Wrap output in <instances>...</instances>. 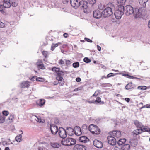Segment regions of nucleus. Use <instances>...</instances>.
Instances as JSON below:
<instances>
[{
  "label": "nucleus",
  "mask_w": 150,
  "mask_h": 150,
  "mask_svg": "<svg viewBox=\"0 0 150 150\" xmlns=\"http://www.w3.org/2000/svg\"><path fill=\"white\" fill-rule=\"evenodd\" d=\"M115 10L114 4L112 3L108 4L102 13L104 17L110 16L113 13V11Z\"/></svg>",
  "instance_id": "f257e3e1"
},
{
  "label": "nucleus",
  "mask_w": 150,
  "mask_h": 150,
  "mask_svg": "<svg viewBox=\"0 0 150 150\" xmlns=\"http://www.w3.org/2000/svg\"><path fill=\"white\" fill-rule=\"evenodd\" d=\"M62 144L66 146H71L75 144L76 142L75 139L69 138L63 139L61 142Z\"/></svg>",
  "instance_id": "f03ea898"
},
{
  "label": "nucleus",
  "mask_w": 150,
  "mask_h": 150,
  "mask_svg": "<svg viewBox=\"0 0 150 150\" xmlns=\"http://www.w3.org/2000/svg\"><path fill=\"white\" fill-rule=\"evenodd\" d=\"M124 6H119L118 9L114 13L115 16L117 19H119L121 18L122 16L124 14Z\"/></svg>",
  "instance_id": "7ed1b4c3"
},
{
  "label": "nucleus",
  "mask_w": 150,
  "mask_h": 150,
  "mask_svg": "<svg viewBox=\"0 0 150 150\" xmlns=\"http://www.w3.org/2000/svg\"><path fill=\"white\" fill-rule=\"evenodd\" d=\"M88 129L92 133L94 134H98L100 132V129L97 126L93 124H91L89 126Z\"/></svg>",
  "instance_id": "20e7f679"
},
{
  "label": "nucleus",
  "mask_w": 150,
  "mask_h": 150,
  "mask_svg": "<svg viewBox=\"0 0 150 150\" xmlns=\"http://www.w3.org/2000/svg\"><path fill=\"white\" fill-rule=\"evenodd\" d=\"M125 11V14L127 16H129L130 15L133 14L134 16V13L135 11L134 10L133 7L130 5H127L124 8Z\"/></svg>",
  "instance_id": "39448f33"
},
{
  "label": "nucleus",
  "mask_w": 150,
  "mask_h": 150,
  "mask_svg": "<svg viewBox=\"0 0 150 150\" xmlns=\"http://www.w3.org/2000/svg\"><path fill=\"white\" fill-rule=\"evenodd\" d=\"M134 13V17L138 18L142 16L145 11L144 8L141 7L139 8H135Z\"/></svg>",
  "instance_id": "423d86ee"
},
{
  "label": "nucleus",
  "mask_w": 150,
  "mask_h": 150,
  "mask_svg": "<svg viewBox=\"0 0 150 150\" xmlns=\"http://www.w3.org/2000/svg\"><path fill=\"white\" fill-rule=\"evenodd\" d=\"M79 6L83 8L84 12L85 13H87L88 12L87 3L86 1H80Z\"/></svg>",
  "instance_id": "0eeeda50"
},
{
  "label": "nucleus",
  "mask_w": 150,
  "mask_h": 150,
  "mask_svg": "<svg viewBox=\"0 0 150 150\" xmlns=\"http://www.w3.org/2000/svg\"><path fill=\"white\" fill-rule=\"evenodd\" d=\"M58 134L60 137L62 138H65L67 137L66 131L62 127L59 128Z\"/></svg>",
  "instance_id": "6e6552de"
},
{
  "label": "nucleus",
  "mask_w": 150,
  "mask_h": 150,
  "mask_svg": "<svg viewBox=\"0 0 150 150\" xmlns=\"http://www.w3.org/2000/svg\"><path fill=\"white\" fill-rule=\"evenodd\" d=\"M111 135L107 137L108 143L111 145H114L116 143V139L114 137Z\"/></svg>",
  "instance_id": "1a4fd4ad"
},
{
  "label": "nucleus",
  "mask_w": 150,
  "mask_h": 150,
  "mask_svg": "<svg viewBox=\"0 0 150 150\" xmlns=\"http://www.w3.org/2000/svg\"><path fill=\"white\" fill-rule=\"evenodd\" d=\"M50 128L51 132L52 134H56L57 132H58L59 129L54 124L51 125Z\"/></svg>",
  "instance_id": "9d476101"
},
{
  "label": "nucleus",
  "mask_w": 150,
  "mask_h": 150,
  "mask_svg": "<svg viewBox=\"0 0 150 150\" xmlns=\"http://www.w3.org/2000/svg\"><path fill=\"white\" fill-rule=\"evenodd\" d=\"M80 2L78 0H70L71 6L75 8H77L80 5Z\"/></svg>",
  "instance_id": "9b49d317"
},
{
  "label": "nucleus",
  "mask_w": 150,
  "mask_h": 150,
  "mask_svg": "<svg viewBox=\"0 0 150 150\" xmlns=\"http://www.w3.org/2000/svg\"><path fill=\"white\" fill-rule=\"evenodd\" d=\"M109 134L110 135L116 138H119L121 136V132L120 131H113L110 132Z\"/></svg>",
  "instance_id": "f8f14e48"
},
{
  "label": "nucleus",
  "mask_w": 150,
  "mask_h": 150,
  "mask_svg": "<svg viewBox=\"0 0 150 150\" xmlns=\"http://www.w3.org/2000/svg\"><path fill=\"white\" fill-rule=\"evenodd\" d=\"M93 144L96 147L98 148H101L103 146L102 142L96 139L93 141Z\"/></svg>",
  "instance_id": "ddd939ff"
},
{
  "label": "nucleus",
  "mask_w": 150,
  "mask_h": 150,
  "mask_svg": "<svg viewBox=\"0 0 150 150\" xmlns=\"http://www.w3.org/2000/svg\"><path fill=\"white\" fill-rule=\"evenodd\" d=\"M31 82L28 81H25L20 83V87L21 88H28L30 86Z\"/></svg>",
  "instance_id": "4468645a"
},
{
  "label": "nucleus",
  "mask_w": 150,
  "mask_h": 150,
  "mask_svg": "<svg viewBox=\"0 0 150 150\" xmlns=\"http://www.w3.org/2000/svg\"><path fill=\"white\" fill-rule=\"evenodd\" d=\"M102 12H100L99 10L94 11L93 12V17L96 18H99L102 16Z\"/></svg>",
  "instance_id": "2eb2a0df"
},
{
  "label": "nucleus",
  "mask_w": 150,
  "mask_h": 150,
  "mask_svg": "<svg viewBox=\"0 0 150 150\" xmlns=\"http://www.w3.org/2000/svg\"><path fill=\"white\" fill-rule=\"evenodd\" d=\"M77 135H80L82 133V130L80 127L78 126H76L74 128V133Z\"/></svg>",
  "instance_id": "dca6fc26"
},
{
  "label": "nucleus",
  "mask_w": 150,
  "mask_h": 150,
  "mask_svg": "<svg viewBox=\"0 0 150 150\" xmlns=\"http://www.w3.org/2000/svg\"><path fill=\"white\" fill-rule=\"evenodd\" d=\"M74 150H86V148L84 145L80 144H76L74 146Z\"/></svg>",
  "instance_id": "f3484780"
},
{
  "label": "nucleus",
  "mask_w": 150,
  "mask_h": 150,
  "mask_svg": "<svg viewBox=\"0 0 150 150\" xmlns=\"http://www.w3.org/2000/svg\"><path fill=\"white\" fill-rule=\"evenodd\" d=\"M3 5L5 8H9L11 6V4L10 0H3Z\"/></svg>",
  "instance_id": "a211bd4d"
},
{
  "label": "nucleus",
  "mask_w": 150,
  "mask_h": 150,
  "mask_svg": "<svg viewBox=\"0 0 150 150\" xmlns=\"http://www.w3.org/2000/svg\"><path fill=\"white\" fill-rule=\"evenodd\" d=\"M129 143L130 145L133 147H135L137 144V140L136 139H131L130 140Z\"/></svg>",
  "instance_id": "6ab92c4d"
},
{
  "label": "nucleus",
  "mask_w": 150,
  "mask_h": 150,
  "mask_svg": "<svg viewBox=\"0 0 150 150\" xmlns=\"http://www.w3.org/2000/svg\"><path fill=\"white\" fill-rule=\"evenodd\" d=\"M66 132L67 134L71 136L74 134V129L71 127H67Z\"/></svg>",
  "instance_id": "aec40b11"
},
{
  "label": "nucleus",
  "mask_w": 150,
  "mask_h": 150,
  "mask_svg": "<svg viewBox=\"0 0 150 150\" xmlns=\"http://www.w3.org/2000/svg\"><path fill=\"white\" fill-rule=\"evenodd\" d=\"M56 79L58 80V82L60 86H62L64 84V81L63 78L60 76H58L56 77Z\"/></svg>",
  "instance_id": "412c9836"
},
{
  "label": "nucleus",
  "mask_w": 150,
  "mask_h": 150,
  "mask_svg": "<svg viewBox=\"0 0 150 150\" xmlns=\"http://www.w3.org/2000/svg\"><path fill=\"white\" fill-rule=\"evenodd\" d=\"M45 102V101L43 99H40L37 100L36 102L37 104L40 107L43 106Z\"/></svg>",
  "instance_id": "4be33fe9"
},
{
  "label": "nucleus",
  "mask_w": 150,
  "mask_h": 150,
  "mask_svg": "<svg viewBox=\"0 0 150 150\" xmlns=\"http://www.w3.org/2000/svg\"><path fill=\"white\" fill-rule=\"evenodd\" d=\"M79 141L81 142L86 143L88 141L89 139L86 137L83 136L79 138Z\"/></svg>",
  "instance_id": "5701e85b"
},
{
  "label": "nucleus",
  "mask_w": 150,
  "mask_h": 150,
  "mask_svg": "<svg viewBox=\"0 0 150 150\" xmlns=\"http://www.w3.org/2000/svg\"><path fill=\"white\" fill-rule=\"evenodd\" d=\"M50 146L54 148H58L60 146V144L57 142H52L50 143Z\"/></svg>",
  "instance_id": "b1692460"
},
{
  "label": "nucleus",
  "mask_w": 150,
  "mask_h": 150,
  "mask_svg": "<svg viewBox=\"0 0 150 150\" xmlns=\"http://www.w3.org/2000/svg\"><path fill=\"white\" fill-rule=\"evenodd\" d=\"M134 123L137 127L141 129L143 127V125L142 123L137 120H135Z\"/></svg>",
  "instance_id": "393cba45"
},
{
  "label": "nucleus",
  "mask_w": 150,
  "mask_h": 150,
  "mask_svg": "<svg viewBox=\"0 0 150 150\" xmlns=\"http://www.w3.org/2000/svg\"><path fill=\"white\" fill-rule=\"evenodd\" d=\"M62 43L61 42H58L57 43H53L51 46V50L52 51H53L55 48L58 47L59 45H61Z\"/></svg>",
  "instance_id": "a878e982"
},
{
  "label": "nucleus",
  "mask_w": 150,
  "mask_h": 150,
  "mask_svg": "<svg viewBox=\"0 0 150 150\" xmlns=\"http://www.w3.org/2000/svg\"><path fill=\"white\" fill-rule=\"evenodd\" d=\"M14 117L15 115L13 114H10V115L7 119L9 123H11L13 122L15 120Z\"/></svg>",
  "instance_id": "bb28decb"
},
{
  "label": "nucleus",
  "mask_w": 150,
  "mask_h": 150,
  "mask_svg": "<svg viewBox=\"0 0 150 150\" xmlns=\"http://www.w3.org/2000/svg\"><path fill=\"white\" fill-rule=\"evenodd\" d=\"M13 25V24L11 23H10V26H8V28H7L6 30V33L7 34L9 35L11 34L12 32V28L13 27L11 25Z\"/></svg>",
  "instance_id": "cd10ccee"
},
{
  "label": "nucleus",
  "mask_w": 150,
  "mask_h": 150,
  "mask_svg": "<svg viewBox=\"0 0 150 150\" xmlns=\"http://www.w3.org/2000/svg\"><path fill=\"white\" fill-rule=\"evenodd\" d=\"M117 3L118 4V7L119 6H123L126 2V0H117Z\"/></svg>",
  "instance_id": "c85d7f7f"
},
{
  "label": "nucleus",
  "mask_w": 150,
  "mask_h": 150,
  "mask_svg": "<svg viewBox=\"0 0 150 150\" xmlns=\"http://www.w3.org/2000/svg\"><path fill=\"white\" fill-rule=\"evenodd\" d=\"M148 0H139V2L140 4L144 7L146 6V3Z\"/></svg>",
  "instance_id": "c756f323"
},
{
  "label": "nucleus",
  "mask_w": 150,
  "mask_h": 150,
  "mask_svg": "<svg viewBox=\"0 0 150 150\" xmlns=\"http://www.w3.org/2000/svg\"><path fill=\"white\" fill-rule=\"evenodd\" d=\"M134 87V85L132 84V82H130L128 84L125 86V88L127 90L133 88Z\"/></svg>",
  "instance_id": "7c9ffc66"
},
{
  "label": "nucleus",
  "mask_w": 150,
  "mask_h": 150,
  "mask_svg": "<svg viewBox=\"0 0 150 150\" xmlns=\"http://www.w3.org/2000/svg\"><path fill=\"white\" fill-rule=\"evenodd\" d=\"M33 118L37 122H43L41 118L40 117H38L35 115L33 116Z\"/></svg>",
  "instance_id": "2f4dec72"
},
{
  "label": "nucleus",
  "mask_w": 150,
  "mask_h": 150,
  "mask_svg": "<svg viewBox=\"0 0 150 150\" xmlns=\"http://www.w3.org/2000/svg\"><path fill=\"white\" fill-rule=\"evenodd\" d=\"M126 141V140L125 138L121 139L118 141L117 144L119 145H121L123 144Z\"/></svg>",
  "instance_id": "473e14b6"
},
{
  "label": "nucleus",
  "mask_w": 150,
  "mask_h": 150,
  "mask_svg": "<svg viewBox=\"0 0 150 150\" xmlns=\"http://www.w3.org/2000/svg\"><path fill=\"white\" fill-rule=\"evenodd\" d=\"M142 132V130L141 129H136L134 130L133 132V133L134 134H135L136 135H138L141 133Z\"/></svg>",
  "instance_id": "72a5a7b5"
},
{
  "label": "nucleus",
  "mask_w": 150,
  "mask_h": 150,
  "mask_svg": "<svg viewBox=\"0 0 150 150\" xmlns=\"http://www.w3.org/2000/svg\"><path fill=\"white\" fill-rule=\"evenodd\" d=\"M130 146L129 144H125L122 148V150H129Z\"/></svg>",
  "instance_id": "f704fd0d"
},
{
  "label": "nucleus",
  "mask_w": 150,
  "mask_h": 150,
  "mask_svg": "<svg viewBox=\"0 0 150 150\" xmlns=\"http://www.w3.org/2000/svg\"><path fill=\"white\" fill-rule=\"evenodd\" d=\"M22 136L21 134H19V135L16 136L15 137L16 140L18 142H20L21 141L22 139Z\"/></svg>",
  "instance_id": "c9c22d12"
},
{
  "label": "nucleus",
  "mask_w": 150,
  "mask_h": 150,
  "mask_svg": "<svg viewBox=\"0 0 150 150\" xmlns=\"http://www.w3.org/2000/svg\"><path fill=\"white\" fill-rule=\"evenodd\" d=\"M142 132H147L150 133V128L147 127H144L141 128Z\"/></svg>",
  "instance_id": "e433bc0d"
},
{
  "label": "nucleus",
  "mask_w": 150,
  "mask_h": 150,
  "mask_svg": "<svg viewBox=\"0 0 150 150\" xmlns=\"http://www.w3.org/2000/svg\"><path fill=\"white\" fill-rule=\"evenodd\" d=\"M82 132H84L87 129V126L86 124H83L82 127Z\"/></svg>",
  "instance_id": "4c0bfd02"
},
{
  "label": "nucleus",
  "mask_w": 150,
  "mask_h": 150,
  "mask_svg": "<svg viewBox=\"0 0 150 150\" xmlns=\"http://www.w3.org/2000/svg\"><path fill=\"white\" fill-rule=\"evenodd\" d=\"M123 76H126L129 78H131L132 79H138L137 77H134L132 76L129 75L127 74H123Z\"/></svg>",
  "instance_id": "58836bf2"
},
{
  "label": "nucleus",
  "mask_w": 150,
  "mask_h": 150,
  "mask_svg": "<svg viewBox=\"0 0 150 150\" xmlns=\"http://www.w3.org/2000/svg\"><path fill=\"white\" fill-rule=\"evenodd\" d=\"M66 71H60V70H59V71L58 72H57V74L59 76H60V75H64L65 73H66Z\"/></svg>",
  "instance_id": "ea45409f"
},
{
  "label": "nucleus",
  "mask_w": 150,
  "mask_h": 150,
  "mask_svg": "<svg viewBox=\"0 0 150 150\" xmlns=\"http://www.w3.org/2000/svg\"><path fill=\"white\" fill-rule=\"evenodd\" d=\"M88 1L89 4L92 6L94 5L96 2V0H88Z\"/></svg>",
  "instance_id": "a19ab883"
},
{
  "label": "nucleus",
  "mask_w": 150,
  "mask_h": 150,
  "mask_svg": "<svg viewBox=\"0 0 150 150\" xmlns=\"http://www.w3.org/2000/svg\"><path fill=\"white\" fill-rule=\"evenodd\" d=\"M147 87L146 86H139L138 88L137 89H140L141 90H144L146 89Z\"/></svg>",
  "instance_id": "79ce46f5"
},
{
  "label": "nucleus",
  "mask_w": 150,
  "mask_h": 150,
  "mask_svg": "<svg viewBox=\"0 0 150 150\" xmlns=\"http://www.w3.org/2000/svg\"><path fill=\"white\" fill-rule=\"evenodd\" d=\"M98 8L100 10H104L106 7H105L103 5L100 4L98 5Z\"/></svg>",
  "instance_id": "37998d69"
},
{
  "label": "nucleus",
  "mask_w": 150,
  "mask_h": 150,
  "mask_svg": "<svg viewBox=\"0 0 150 150\" xmlns=\"http://www.w3.org/2000/svg\"><path fill=\"white\" fill-rule=\"evenodd\" d=\"M7 25L6 23L0 21V28H4L6 27Z\"/></svg>",
  "instance_id": "c03bdc74"
},
{
  "label": "nucleus",
  "mask_w": 150,
  "mask_h": 150,
  "mask_svg": "<svg viewBox=\"0 0 150 150\" xmlns=\"http://www.w3.org/2000/svg\"><path fill=\"white\" fill-rule=\"evenodd\" d=\"M5 121V118L3 116H0V123H4Z\"/></svg>",
  "instance_id": "a18cd8bd"
},
{
  "label": "nucleus",
  "mask_w": 150,
  "mask_h": 150,
  "mask_svg": "<svg viewBox=\"0 0 150 150\" xmlns=\"http://www.w3.org/2000/svg\"><path fill=\"white\" fill-rule=\"evenodd\" d=\"M79 63L78 62H76L74 63L73 64V66L74 67L76 68L79 67Z\"/></svg>",
  "instance_id": "49530a36"
},
{
  "label": "nucleus",
  "mask_w": 150,
  "mask_h": 150,
  "mask_svg": "<svg viewBox=\"0 0 150 150\" xmlns=\"http://www.w3.org/2000/svg\"><path fill=\"white\" fill-rule=\"evenodd\" d=\"M42 64L43 62L42 60H38L36 63V65L37 67H38L39 66H40V65H41Z\"/></svg>",
  "instance_id": "de8ad7c7"
},
{
  "label": "nucleus",
  "mask_w": 150,
  "mask_h": 150,
  "mask_svg": "<svg viewBox=\"0 0 150 150\" xmlns=\"http://www.w3.org/2000/svg\"><path fill=\"white\" fill-rule=\"evenodd\" d=\"M52 70L53 71L56 72L57 74V72H58L60 69L58 68L54 67L52 69Z\"/></svg>",
  "instance_id": "09e8293b"
},
{
  "label": "nucleus",
  "mask_w": 150,
  "mask_h": 150,
  "mask_svg": "<svg viewBox=\"0 0 150 150\" xmlns=\"http://www.w3.org/2000/svg\"><path fill=\"white\" fill-rule=\"evenodd\" d=\"M84 61L86 63H88L89 62H91V60L88 58L87 57H85L83 59Z\"/></svg>",
  "instance_id": "8fccbe9b"
},
{
  "label": "nucleus",
  "mask_w": 150,
  "mask_h": 150,
  "mask_svg": "<svg viewBox=\"0 0 150 150\" xmlns=\"http://www.w3.org/2000/svg\"><path fill=\"white\" fill-rule=\"evenodd\" d=\"M36 80L37 81L42 82L44 81V79L42 78L36 77Z\"/></svg>",
  "instance_id": "3c124183"
},
{
  "label": "nucleus",
  "mask_w": 150,
  "mask_h": 150,
  "mask_svg": "<svg viewBox=\"0 0 150 150\" xmlns=\"http://www.w3.org/2000/svg\"><path fill=\"white\" fill-rule=\"evenodd\" d=\"M2 114L4 115L7 116L9 114V112L8 111L4 110L2 112Z\"/></svg>",
  "instance_id": "603ef678"
},
{
  "label": "nucleus",
  "mask_w": 150,
  "mask_h": 150,
  "mask_svg": "<svg viewBox=\"0 0 150 150\" xmlns=\"http://www.w3.org/2000/svg\"><path fill=\"white\" fill-rule=\"evenodd\" d=\"M150 108V104H146L144 106L141 107L140 109H142L144 108Z\"/></svg>",
  "instance_id": "864d4df0"
},
{
  "label": "nucleus",
  "mask_w": 150,
  "mask_h": 150,
  "mask_svg": "<svg viewBox=\"0 0 150 150\" xmlns=\"http://www.w3.org/2000/svg\"><path fill=\"white\" fill-rule=\"evenodd\" d=\"M43 55L45 56L46 58L48 57V52L47 51H43L42 52Z\"/></svg>",
  "instance_id": "5fc2aeb1"
},
{
  "label": "nucleus",
  "mask_w": 150,
  "mask_h": 150,
  "mask_svg": "<svg viewBox=\"0 0 150 150\" xmlns=\"http://www.w3.org/2000/svg\"><path fill=\"white\" fill-rule=\"evenodd\" d=\"M39 69H45V67L42 64L41 65H40V66H38L37 67Z\"/></svg>",
  "instance_id": "6e6d98bb"
},
{
  "label": "nucleus",
  "mask_w": 150,
  "mask_h": 150,
  "mask_svg": "<svg viewBox=\"0 0 150 150\" xmlns=\"http://www.w3.org/2000/svg\"><path fill=\"white\" fill-rule=\"evenodd\" d=\"M65 62L67 66L70 65L71 63V62L70 60H66Z\"/></svg>",
  "instance_id": "4d7b16f0"
},
{
  "label": "nucleus",
  "mask_w": 150,
  "mask_h": 150,
  "mask_svg": "<svg viewBox=\"0 0 150 150\" xmlns=\"http://www.w3.org/2000/svg\"><path fill=\"white\" fill-rule=\"evenodd\" d=\"M2 145L4 146H6V145H8V143L7 142V141H4L2 142Z\"/></svg>",
  "instance_id": "13d9d810"
},
{
  "label": "nucleus",
  "mask_w": 150,
  "mask_h": 150,
  "mask_svg": "<svg viewBox=\"0 0 150 150\" xmlns=\"http://www.w3.org/2000/svg\"><path fill=\"white\" fill-rule=\"evenodd\" d=\"M95 103L97 102L98 103L101 102V99L100 97H98L97 98L96 100L95 101Z\"/></svg>",
  "instance_id": "bf43d9fd"
},
{
  "label": "nucleus",
  "mask_w": 150,
  "mask_h": 150,
  "mask_svg": "<svg viewBox=\"0 0 150 150\" xmlns=\"http://www.w3.org/2000/svg\"><path fill=\"white\" fill-rule=\"evenodd\" d=\"M18 4L16 2H12L11 4V5L13 7H16L17 6Z\"/></svg>",
  "instance_id": "052dcab7"
},
{
  "label": "nucleus",
  "mask_w": 150,
  "mask_h": 150,
  "mask_svg": "<svg viewBox=\"0 0 150 150\" xmlns=\"http://www.w3.org/2000/svg\"><path fill=\"white\" fill-rule=\"evenodd\" d=\"M59 63L60 65L64 64V62L62 59H61L59 60Z\"/></svg>",
  "instance_id": "680f3d73"
},
{
  "label": "nucleus",
  "mask_w": 150,
  "mask_h": 150,
  "mask_svg": "<svg viewBox=\"0 0 150 150\" xmlns=\"http://www.w3.org/2000/svg\"><path fill=\"white\" fill-rule=\"evenodd\" d=\"M45 148L42 146H39L38 147V150H44Z\"/></svg>",
  "instance_id": "e2e57ef3"
},
{
  "label": "nucleus",
  "mask_w": 150,
  "mask_h": 150,
  "mask_svg": "<svg viewBox=\"0 0 150 150\" xmlns=\"http://www.w3.org/2000/svg\"><path fill=\"white\" fill-rule=\"evenodd\" d=\"M84 39L86 41H87V42H89L91 43L92 42V41L91 40L86 38H85Z\"/></svg>",
  "instance_id": "0e129e2a"
},
{
  "label": "nucleus",
  "mask_w": 150,
  "mask_h": 150,
  "mask_svg": "<svg viewBox=\"0 0 150 150\" xmlns=\"http://www.w3.org/2000/svg\"><path fill=\"white\" fill-rule=\"evenodd\" d=\"M4 8L3 5H0V11L1 12H2L3 11V8Z\"/></svg>",
  "instance_id": "69168bd1"
},
{
  "label": "nucleus",
  "mask_w": 150,
  "mask_h": 150,
  "mask_svg": "<svg viewBox=\"0 0 150 150\" xmlns=\"http://www.w3.org/2000/svg\"><path fill=\"white\" fill-rule=\"evenodd\" d=\"M6 141H7L8 144V145L13 144L12 142H11V141L9 139H8Z\"/></svg>",
  "instance_id": "338daca9"
},
{
  "label": "nucleus",
  "mask_w": 150,
  "mask_h": 150,
  "mask_svg": "<svg viewBox=\"0 0 150 150\" xmlns=\"http://www.w3.org/2000/svg\"><path fill=\"white\" fill-rule=\"evenodd\" d=\"M112 74H113L112 73H110L109 74L107 75V78H109L110 77L112 76H113V75H112Z\"/></svg>",
  "instance_id": "774afa93"
}]
</instances>
